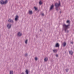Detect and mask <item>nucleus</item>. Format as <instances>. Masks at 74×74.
Masks as SVG:
<instances>
[{
	"mask_svg": "<svg viewBox=\"0 0 74 74\" xmlns=\"http://www.w3.org/2000/svg\"><path fill=\"white\" fill-rule=\"evenodd\" d=\"M68 32H69V31H68L67 32V33H68Z\"/></svg>",
	"mask_w": 74,
	"mask_h": 74,
	"instance_id": "nucleus-28",
	"label": "nucleus"
},
{
	"mask_svg": "<svg viewBox=\"0 0 74 74\" xmlns=\"http://www.w3.org/2000/svg\"><path fill=\"white\" fill-rule=\"evenodd\" d=\"M39 4H42V2H41V1H40V2H39Z\"/></svg>",
	"mask_w": 74,
	"mask_h": 74,
	"instance_id": "nucleus-16",
	"label": "nucleus"
},
{
	"mask_svg": "<svg viewBox=\"0 0 74 74\" xmlns=\"http://www.w3.org/2000/svg\"><path fill=\"white\" fill-rule=\"evenodd\" d=\"M35 60H37V57L35 58Z\"/></svg>",
	"mask_w": 74,
	"mask_h": 74,
	"instance_id": "nucleus-22",
	"label": "nucleus"
},
{
	"mask_svg": "<svg viewBox=\"0 0 74 74\" xmlns=\"http://www.w3.org/2000/svg\"><path fill=\"white\" fill-rule=\"evenodd\" d=\"M69 26V25H66L65 24L63 25V27L65 32H66V30H67V29H68Z\"/></svg>",
	"mask_w": 74,
	"mask_h": 74,
	"instance_id": "nucleus-1",
	"label": "nucleus"
},
{
	"mask_svg": "<svg viewBox=\"0 0 74 74\" xmlns=\"http://www.w3.org/2000/svg\"><path fill=\"white\" fill-rule=\"evenodd\" d=\"M25 72H26V74H29L28 73V70H26V71H25Z\"/></svg>",
	"mask_w": 74,
	"mask_h": 74,
	"instance_id": "nucleus-14",
	"label": "nucleus"
},
{
	"mask_svg": "<svg viewBox=\"0 0 74 74\" xmlns=\"http://www.w3.org/2000/svg\"><path fill=\"white\" fill-rule=\"evenodd\" d=\"M59 47V43H57L55 45L56 47Z\"/></svg>",
	"mask_w": 74,
	"mask_h": 74,
	"instance_id": "nucleus-7",
	"label": "nucleus"
},
{
	"mask_svg": "<svg viewBox=\"0 0 74 74\" xmlns=\"http://www.w3.org/2000/svg\"><path fill=\"white\" fill-rule=\"evenodd\" d=\"M55 6L56 8H58V7L60 6V1H59V3H56Z\"/></svg>",
	"mask_w": 74,
	"mask_h": 74,
	"instance_id": "nucleus-2",
	"label": "nucleus"
},
{
	"mask_svg": "<svg viewBox=\"0 0 74 74\" xmlns=\"http://www.w3.org/2000/svg\"><path fill=\"white\" fill-rule=\"evenodd\" d=\"M71 44H73V42H71Z\"/></svg>",
	"mask_w": 74,
	"mask_h": 74,
	"instance_id": "nucleus-27",
	"label": "nucleus"
},
{
	"mask_svg": "<svg viewBox=\"0 0 74 74\" xmlns=\"http://www.w3.org/2000/svg\"><path fill=\"white\" fill-rule=\"evenodd\" d=\"M10 74H13V71H10Z\"/></svg>",
	"mask_w": 74,
	"mask_h": 74,
	"instance_id": "nucleus-15",
	"label": "nucleus"
},
{
	"mask_svg": "<svg viewBox=\"0 0 74 74\" xmlns=\"http://www.w3.org/2000/svg\"><path fill=\"white\" fill-rule=\"evenodd\" d=\"M25 56H27V54H25Z\"/></svg>",
	"mask_w": 74,
	"mask_h": 74,
	"instance_id": "nucleus-24",
	"label": "nucleus"
},
{
	"mask_svg": "<svg viewBox=\"0 0 74 74\" xmlns=\"http://www.w3.org/2000/svg\"><path fill=\"white\" fill-rule=\"evenodd\" d=\"M69 53L71 54V55H73V51H69Z\"/></svg>",
	"mask_w": 74,
	"mask_h": 74,
	"instance_id": "nucleus-11",
	"label": "nucleus"
},
{
	"mask_svg": "<svg viewBox=\"0 0 74 74\" xmlns=\"http://www.w3.org/2000/svg\"><path fill=\"white\" fill-rule=\"evenodd\" d=\"M53 51L54 53L57 52V51H58V50H57L56 49L53 50Z\"/></svg>",
	"mask_w": 74,
	"mask_h": 74,
	"instance_id": "nucleus-10",
	"label": "nucleus"
},
{
	"mask_svg": "<svg viewBox=\"0 0 74 74\" xmlns=\"http://www.w3.org/2000/svg\"><path fill=\"white\" fill-rule=\"evenodd\" d=\"M29 13L30 14H32V11H29Z\"/></svg>",
	"mask_w": 74,
	"mask_h": 74,
	"instance_id": "nucleus-17",
	"label": "nucleus"
},
{
	"mask_svg": "<svg viewBox=\"0 0 74 74\" xmlns=\"http://www.w3.org/2000/svg\"><path fill=\"white\" fill-rule=\"evenodd\" d=\"M68 71H69V69H66V72H67Z\"/></svg>",
	"mask_w": 74,
	"mask_h": 74,
	"instance_id": "nucleus-23",
	"label": "nucleus"
},
{
	"mask_svg": "<svg viewBox=\"0 0 74 74\" xmlns=\"http://www.w3.org/2000/svg\"><path fill=\"white\" fill-rule=\"evenodd\" d=\"M8 22H13V21L10 19L8 20Z\"/></svg>",
	"mask_w": 74,
	"mask_h": 74,
	"instance_id": "nucleus-9",
	"label": "nucleus"
},
{
	"mask_svg": "<svg viewBox=\"0 0 74 74\" xmlns=\"http://www.w3.org/2000/svg\"><path fill=\"white\" fill-rule=\"evenodd\" d=\"M0 3L1 4H6L7 3V0H6L5 1H3L2 0L0 1Z\"/></svg>",
	"mask_w": 74,
	"mask_h": 74,
	"instance_id": "nucleus-3",
	"label": "nucleus"
},
{
	"mask_svg": "<svg viewBox=\"0 0 74 74\" xmlns=\"http://www.w3.org/2000/svg\"><path fill=\"white\" fill-rule=\"evenodd\" d=\"M25 44H27V40H26L25 42Z\"/></svg>",
	"mask_w": 74,
	"mask_h": 74,
	"instance_id": "nucleus-18",
	"label": "nucleus"
},
{
	"mask_svg": "<svg viewBox=\"0 0 74 74\" xmlns=\"http://www.w3.org/2000/svg\"><path fill=\"white\" fill-rule=\"evenodd\" d=\"M56 56L57 57H58V55L57 54V55H56Z\"/></svg>",
	"mask_w": 74,
	"mask_h": 74,
	"instance_id": "nucleus-25",
	"label": "nucleus"
},
{
	"mask_svg": "<svg viewBox=\"0 0 74 74\" xmlns=\"http://www.w3.org/2000/svg\"><path fill=\"white\" fill-rule=\"evenodd\" d=\"M41 15L42 16H44V14L43 13H41Z\"/></svg>",
	"mask_w": 74,
	"mask_h": 74,
	"instance_id": "nucleus-21",
	"label": "nucleus"
},
{
	"mask_svg": "<svg viewBox=\"0 0 74 74\" xmlns=\"http://www.w3.org/2000/svg\"><path fill=\"white\" fill-rule=\"evenodd\" d=\"M21 35H22V34H21V33L20 32H19L18 33V36H21Z\"/></svg>",
	"mask_w": 74,
	"mask_h": 74,
	"instance_id": "nucleus-8",
	"label": "nucleus"
},
{
	"mask_svg": "<svg viewBox=\"0 0 74 74\" xmlns=\"http://www.w3.org/2000/svg\"><path fill=\"white\" fill-rule=\"evenodd\" d=\"M34 8H35V10H37V8H36V7H34Z\"/></svg>",
	"mask_w": 74,
	"mask_h": 74,
	"instance_id": "nucleus-20",
	"label": "nucleus"
},
{
	"mask_svg": "<svg viewBox=\"0 0 74 74\" xmlns=\"http://www.w3.org/2000/svg\"><path fill=\"white\" fill-rule=\"evenodd\" d=\"M18 16L17 15L16 16V18H15V21H16L18 20Z\"/></svg>",
	"mask_w": 74,
	"mask_h": 74,
	"instance_id": "nucleus-6",
	"label": "nucleus"
},
{
	"mask_svg": "<svg viewBox=\"0 0 74 74\" xmlns=\"http://www.w3.org/2000/svg\"><path fill=\"white\" fill-rule=\"evenodd\" d=\"M22 74H24V73H22Z\"/></svg>",
	"mask_w": 74,
	"mask_h": 74,
	"instance_id": "nucleus-26",
	"label": "nucleus"
},
{
	"mask_svg": "<svg viewBox=\"0 0 74 74\" xmlns=\"http://www.w3.org/2000/svg\"><path fill=\"white\" fill-rule=\"evenodd\" d=\"M63 45L64 47H65V46H66V42H64L63 43Z\"/></svg>",
	"mask_w": 74,
	"mask_h": 74,
	"instance_id": "nucleus-13",
	"label": "nucleus"
},
{
	"mask_svg": "<svg viewBox=\"0 0 74 74\" xmlns=\"http://www.w3.org/2000/svg\"><path fill=\"white\" fill-rule=\"evenodd\" d=\"M45 62H47L48 60V58H45L44 59Z\"/></svg>",
	"mask_w": 74,
	"mask_h": 74,
	"instance_id": "nucleus-12",
	"label": "nucleus"
},
{
	"mask_svg": "<svg viewBox=\"0 0 74 74\" xmlns=\"http://www.w3.org/2000/svg\"><path fill=\"white\" fill-rule=\"evenodd\" d=\"M66 23H70V21L69 20L67 21H66Z\"/></svg>",
	"mask_w": 74,
	"mask_h": 74,
	"instance_id": "nucleus-19",
	"label": "nucleus"
},
{
	"mask_svg": "<svg viewBox=\"0 0 74 74\" xmlns=\"http://www.w3.org/2000/svg\"><path fill=\"white\" fill-rule=\"evenodd\" d=\"M53 5H52L51 6V7H50V10H52V9H53Z\"/></svg>",
	"mask_w": 74,
	"mask_h": 74,
	"instance_id": "nucleus-4",
	"label": "nucleus"
},
{
	"mask_svg": "<svg viewBox=\"0 0 74 74\" xmlns=\"http://www.w3.org/2000/svg\"><path fill=\"white\" fill-rule=\"evenodd\" d=\"M11 25L10 24H8L7 25V27L8 28V29H10V28L11 27Z\"/></svg>",
	"mask_w": 74,
	"mask_h": 74,
	"instance_id": "nucleus-5",
	"label": "nucleus"
}]
</instances>
